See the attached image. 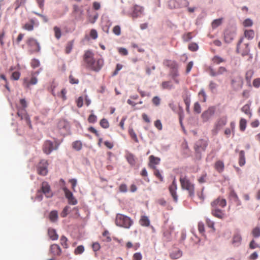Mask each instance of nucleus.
I'll return each mask as SVG.
<instances>
[{"label": "nucleus", "instance_id": "obj_30", "mask_svg": "<svg viewBox=\"0 0 260 260\" xmlns=\"http://www.w3.org/2000/svg\"><path fill=\"white\" fill-rule=\"evenodd\" d=\"M241 111L247 115L249 118L251 117L252 113L250 111V105L249 104L244 105L241 108Z\"/></svg>", "mask_w": 260, "mask_h": 260}, {"label": "nucleus", "instance_id": "obj_23", "mask_svg": "<svg viewBox=\"0 0 260 260\" xmlns=\"http://www.w3.org/2000/svg\"><path fill=\"white\" fill-rule=\"evenodd\" d=\"M212 214L218 218L222 219L224 217V213L220 209L211 208Z\"/></svg>", "mask_w": 260, "mask_h": 260}, {"label": "nucleus", "instance_id": "obj_1", "mask_svg": "<svg viewBox=\"0 0 260 260\" xmlns=\"http://www.w3.org/2000/svg\"><path fill=\"white\" fill-rule=\"evenodd\" d=\"M93 53L90 51H86L83 55V60L85 67L95 72H99L104 66L102 58H94Z\"/></svg>", "mask_w": 260, "mask_h": 260}, {"label": "nucleus", "instance_id": "obj_52", "mask_svg": "<svg viewBox=\"0 0 260 260\" xmlns=\"http://www.w3.org/2000/svg\"><path fill=\"white\" fill-rule=\"evenodd\" d=\"M160 99L158 96L153 97L152 99V102L155 106H158L160 104Z\"/></svg>", "mask_w": 260, "mask_h": 260}, {"label": "nucleus", "instance_id": "obj_38", "mask_svg": "<svg viewBox=\"0 0 260 260\" xmlns=\"http://www.w3.org/2000/svg\"><path fill=\"white\" fill-rule=\"evenodd\" d=\"M222 18L214 20L211 24L212 28L215 29L216 28L220 26L222 24Z\"/></svg>", "mask_w": 260, "mask_h": 260}, {"label": "nucleus", "instance_id": "obj_55", "mask_svg": "<svg viewBox=\"0 0 260 260\" xmlns=\"http://www.w3.org/2000/svg\"><path fill=\"white\" fill-rule=\"evenodd\" d=\"M62 189L67 199H69L70 198L72 197V196H73L71 191L69 190L66 187H63Z\"/></svg>", "mask_w": 260, "mask_h": 260}, {"label": "nucleus", "instance_id": "obj_58", "mask_svg": "<svg viewBox=\"0 0 260 260\" xmlns=\"http://www.w3.org/2000/svg\"><path fill=\"white\" fill-rule=\"evenodd\" d=\"M243 25L244 27L251 26L253 25V22L250 19L248 18L243 21Z\"/></svg>", "mask_w": 260, "mask_h": 260}, {"label": "nucleus", "instance_id": "obj_35", "mask_svg": "<svg viewBox=\"0 0 260 260\" xmlns=\"http://www.w3.org/2000/svg\"><path fill=\"white\" fill-rule=\"evenodd\" d=\"M239 164L240 166H243L245 164V152L243 150L239 152Z\"/></svg>", "mask_w": 260, "mask_h": 260}, {"label": "nucleus", "instance_id": "obj_41", "mask_svg": "<svg viewBox=\"0 0 260 260\" xmlns=\"http://www.w3.org/2000/svg\"><path fill=\"white\" fill-rule=\"evenodd\" d=\"M54 31L55 37L56 39L59 40L61 36V32L60 29L57 26H54L53 28Z\"/></svg>", "mask_w": 260, "mask_h": 260}, {"label": "nucleus", "instance_id": "obj_47", "mask_svg": "<svg viewBox=\"0 0 260 260\" xmlns=\"http://www.w3.org/2000/svg\"><path fill=\"white\" fill-rule=\"evenodd\" d=\"M218 87V85L214 81H210L209 84V88L212 92H214L215 89Z\"/></svg>", "mask_w": 260, "mask_h": 260}, {"label": "nucleus", "instance_id": "obj_24", "mask_svg": "<svg viewBox=\"0 0 260 260\" xmlns=\"http://www.w3.org/2000/svg\"><path fill=\"white\" fill-rule=\"evenodd\" d=\"M214 168L218 173H222L224 169V162L220 160L216 161L214 164Z\"/></svg>", "mask_w": 260, "mask_h": 260}, {"label": "nucleus", "instance_id": "obj_33", "mask_svg": "<svg viewBox=\"0 0 260 260\" xmlns=\"http://www.w3.org/2000/svg\"><path fill=\"white\" fill-rule=\"evenodd\" d=\"M139 98V96L138 94H134L130 96V99H128L127 101V103L129 105L132 106V107H135L137 105V103L133 101L132 100H137Z\"/></svg>", "mask_w": 260, "mask_h": 260}, {"label": "nucleus", "instance_id": "obj_54", "mask_svg": "<svg viewBox=\"0 0 260 260\" xmlns=\"http://www.w3.org/2000/svg\"><path fill=\"white\" fill-rule=\"evenodd\" d=\"M191 34L192 33L191 32H189L184 34L182 36V39H183V41H185V42H187V41H189L190 40H191L192 38Z\"/></svg>", "mask_w": 260, "mask_h": 260}, {"label": "nucleus", "instance_id": "obj_36", "mask_svg": "<svg viewBox=\"0 0 260 260\" xmlns=\"http://www.w3.org/2000/svg\"><path fill=\"white\" fill-rule=\"evenodd\" d=\"M247 121L244 118H241L239 121V128L241 132H244L246 127Z\"/></svg>", "mask_w": 260, "mask_h": 260}, {"label": "nucleus", "instance_id": "obj_31", "mask_svg": "<svg viewBox=\"0 0 260 260\" xmlns=\"http://www.w3.org/2000/svg\"><path fill=\"white\" fill-rule=\"evenodd\" d=\"M126 158L128 163L134 166L136 164V160L135 156L131 153H127L126 155Z\"/></svg>", "mask_w": 260, "mask_h": 260}, {"label": "nucleus", "instance_id": "obj_56", "mask_svg": "<svg viewBox=\"0 0 260 260\" xmlns=\"http://www.w3.org/2000/svg\"><path fill=\"white\" fill-rule=\"evenodd\" d=\"M20 103L21 104V108H18L17 110L18 109L25 110V108L27 106V103H26V101H25V100L24 99H21L20 100Z\"/></svg>", "mask_w": 260, "mask_h": 260}, {"label": "nucleus", "instance_id": "obj_37", "mask_svg": "<svg viewBox=\"0 0 260 260\" xmlns=\"http://www.w3.org/2000/svg\"><path fill=\"white\" fill-rule=\"evenodd\" d=\"M72 147L75 150L79 151L82 148V143L80 141H76L72 143Z\"/></svg>", "mask_w": 260, "mask_h": 260}, {"label": "nucleus", "instance_id": "obj_13", "mask_svg": "<svg viewBox=\"0 0 260 260\" xmlns=\"http://www.w3.org/2000/svg\"><path fill=\"white\" fill-rule=\"evenodd\" d=\"M208 71L210 75L212 77H216L221 75H224L228 73L227 69L223 67H220L216 71H214L213 68H209Z\"/></svg>", "mask_w": 260, "mask_h": 260}, {"label": "nucleus", "instance_id": "obj_34", "mask_svg": "<svg viewBox=\"0 0 260 260\" xmlns=\"http://www.w3.org/2000/svg\"><path fill=\"white\" fill-rule=\"evenodd\" d=\"M212 61L213 62V63L216 64H219L220 63L225 62V59L221 57L215 55L212 58Z\"/></svg>", "mask_w": 260, "mask_h": 260}, {"label": "nucleus", "instance_id": "obj_64", "mask_svg": "<svg viewBox=\"0 0 260 260\" xmlns=\"http://www.w3.org/2000/svg\"><path fill=\"white\" fill-rule=\"evenodd\" d=\"M133 260H141L142 255L140 252H137L134 254L133 256Z\"/></svg>", "mask_w": 260, "mask_h": 260}, {"label": "nucleus", "instance_id": "obj_44", "mask_svg": "<svg viewBox=\"0 0 260 260\" xmlns=\"http://www.w3.org/2000/svg\"><path fill=\"white\" fill-rule=\"evenodd\" d=\"M100 124L101 126L104 128H107L109 127V122L105 118H103L101 120L100 122Z\"/></svg>", "mask_w": 260, "mask_h": 260}, {"label": "nucleus", "instance_id": "obj_11", "mask_svg": "<svg viewBox=\"0 0 260 260\" xmlns=\"http://www.w3.org/2000/svg\"><path fill=\"white\" fill-rule=\"evenodd\" d=\"M17 115L21 120H24L30 128L32 127L30 117L25 110L18 109Z\"/></svg>", "mask_w": 260, "mask_h": 260}, {"label": "nucleus", "instance_id": "obj_62", "mask_svg": "<svg viewBox=\"0 0 260 260\" xmlns=\"http://www.w3.org/2000/svg\"><path fill=\"white\" fill-rule=\"evenodd\" d=\"M97 117L94 114H90L88 118V121L89 123H94L96 121Z\"/></svg>", "mask_w": 260, "mask_h": 260}, {"label": "nucleus", "instance_id": "obj_48", "mask_svg": "<svg viewBox=\"0 0 260 260\" xmlns=\"http://www.w3.org/2000/svg\"><path fill=\"white\" fill-rule=\"evenodd\" d=\"M60 241L61 245L64 248H68V243H67L68 239L65 236H61L60 238Z\"/></svg>", "mask_w": 260, "mask_h": 260}, {"label": "nucleus", "instance_id": "obj_60", "mask_svg": "<svg viewBox=\"0 0 260 260\" xmlns=\"http://www.w3.org/2000/svg\"><path fill=\"white\" fill-rule=\"evenodd\" d=\"M188 49L192 51H196L198 49V46L196 43H190L188 45Z\"/></svg>", "mask_w": 260, "mask_h": 260}, {"label": "nucleus", "instance_id": "obj_20", "mask_svg": "<svg viewBox=\"0 0 260 260\" xmlns=\"http://www.w3.org/2000/svg\"><path fill=\"white\" fill-rule=\"evenodd\" d=\"M50 253L54 256H59L61 253V249L57 244H52L50 247Z\"/></svg>", "mask_w": 260, "mask_h": 260}, {"label": "nucleus", "instance_id": "obj_42", "mask_svg": "<svg viewBox=\"0 0 260 260\" xmlns=\"http://www.w3.org/2000/svg\"><path fill=\"white\" fill-rule=\"evenodd\" d=\"M128 134L131 136V138L134 140L136 142H138V139L136 134L132 128H130L128 130Z\"/></svg>", "mask_w": 260, "mask_h": 260}, {"label": "nucleus", "instance_id": "obj_32", "mask_svg": "<svg viewBox=\"0 0 260 260\" xmlns=\"http://www.w3.org/2000/svg\"><path fill=\"white\" fill-rule=\"evenodd\" d=\"M49 219L52 222H55L58 219V212L56 210L50 212L49 215Z\"/></svg>", "mask_w": 260, "mask_h": 260}, {"label": "nucleus", "instance_id": "obj_4", "mask_svg": "<svg viewBox=\"0 0 260 260\" xmlns=\"http://www.w3.org/2000/svg\"><path fill=\"white\" fill-rule=\"evenodd\" d=\"M164 63L170 68V76L171 77L174 82L176 84L179 83V80L177 78L178 76V73L177 71V65L174 61L171 60H166Z\"/></svg>", "mask_w": 260, "mask_h": 260}, {"label": "nucleus", "instance_id": "obj_59", "mask_svg": "<svg viewBox=\"0 0 260 260\" xmlns=\"http://www.w3.org/2000/svg\"><path fill=\"white\" fill-rule=\"evenodd\" d=\"M113 32L117 36L121 34V28L119 25L115 26L113 28Z\"/></svg>", "mask_w": 260, "mask_h": 260}, {"label": "nucleus", "instance_id": "obj_15", "mask_svg": "<svg viewBox=\"0 0 260 260\" xmlns=\"http://www.w3.org/2000/svg\"><path fill=\"white\" fill-rule=\"evenodd\" d=\"M226 205V200L224 199L218 198L213 201L211 204V208H216L220 209V208L224 207Z\"/></svg>", "mask_w": 260, "mask_h": 260}, {"label": "nucleus", "instance_id": "obj_49", "mask_svg": "<svg viewBox=\"0 0 260 260\" xmlns=\"http://www.w3.org/2000/svg\"><path fill=\"white\" fill-rule=\"evenodd\" d=\"M252 234L255 238H258L260 237V228L258 227H255L252 231Z\"/></svg>", "mask_w": 260, "mask_h": 260}, {"label": "nucleus", "instance_id": "obj_6", "mask_svg": "<svg viewBox=\"0 0 260 260\" xmlns=\"http://www.w3.org/2000/svg\"><path fill=\"white\" fill-rule=\"evenodd\" d=\"M26 44L31 53L39 52L40 50L39 43L33 38H29L26 42Z\"/></svg>", "mask_w": 260, "mask_h": 260}, {"label": "nucleus", "instance_id": "obj_10", "mask_svg": "<svg viewBox=\"0 0 260 260\" xmlns=\"http://www.w3.org/2000/svg\"><path fill=\"white\" fill-rule=\"evenodd\" d=\"M227 120L228 118L226 116H222L219 118L214 125L213 132H214L215 134H217L218 131L226 124Z\"/></svg>", "mask_w": 260, "mask_h": 260}, {"label": "nucleus", "instance_id": "obj_50", "mask_svg": "<svg viewBox=\"0 0 260 260\" xmlns=\"http://www.w3.org/2000/svg\"><path fill=\"white\" fill-rule=\"evenodd\" d=\"M26 1V0H16L14 3V5L16 6L15 8V10H17L20 6H23Z\"/></svg>", "mask_w": 260, "mask_h": 260}, {"label": "nucleus", "instance_id": "obj_57", "mask_svg": "<svg viewBox=\"0 0 260 260\" xmlns=\"http://www.w3.org/2000/svg\"><path fill=\"white\" fill-rule=\"evenodd\" d=\"M230 196L235 201L237 202L238 205H240V202L238 199V196L234 191L231 192Z\"/></svg>", "mask_w": 260, "mask_h": 260}, {"label": "nucleus", "instance_id": "obj_7", "mask_svg": "<svg viewBox=\"0 0 260 260\" xmlns=\"http://www.w3.org/2000/svg\"><path fill=\"white\" fill-rule=\"evenodd\" d=\"M48 166L47 160L45 159L41 160L37 167L38 173L42 176L46 175L48 173Z\"/></svg>", "mask_w": 260, "mask_h": 260}, {"label": "nucleus", "instance_id": "obj_25", "mask_svg": "<svg viewBox=\"0 0 260 260\" xmlns=\"http://www.w3.org/2000/svg\"><path fill=\"white\" fill-rule=\"evenodd\" d=\"M139 223L143 226H149L150 224V221L148 217L143 215L141 216L139 220Z\"/></svg>", "mask_w": 260, "mask_h": 260}, {"label": "nucleus", "instance_id": "obj_29", "mask_svg": "<svg viewBox=\"0 0 260 260\" xmlns=\"http://www.w3.org/2000/svg\"><path fill=\"white\" fill-rule=\"evenodd\" d=\"M48 234L50 238L52 240H56L58 238V236L56 234L55 230L53 229H48Z\"/></svg>", "mask_w": 260, "mask_h": 260}, {"label": "nucleus", "instance_id": "obj_27", "mask_svg": "<svg viewBox=\"0 0 260 260\" xmlns=\"http://www.w3.org/2000/svg\"><path fill=\"white\" fill-rule=\"evenodd\" d=\"M182 255V252L179 249H175L170 254V257L172 259H178L181 257Z\"/></svg>", "mask_w": 260, "mask_h": 260}, {"label": "nucleus", "instance_id": "obj_18", "mask_svg": "<svg viewBox=\"0 0 260 260\" xmlns=\"http://www.w3.org/2000/svg\"><path fill=\"white\" fill-rule=\"evenodd\" d=\"M160 159L159 157H155L154 155H150L149 157L148 166L152 169H155L156 166L159 164Z\"/></svg>", "mask_w": 260, "mask_h": 260}, {"label": "nucleus", "instance_id": "obj_16", "mask_svg": "<svg viewBox=\"0 0 260 260\" xmlns=\"http://www.w3.org/2000/svg\"><path fill=\"white\" fill-rule=\"evenodd\" d=\"M57 146L53 147V143L49 140L46 141L43 146V152L46 154H50L54 149H56Z\"/></svg>", "mask_w": 260, "mask_h": 260}, {"label": "nucleus", "instance_id": "obj_5", "mask_svg": "<svg viewBox=\"0 0 260 260\" xmlns=\"http://www.w3.org/2000/svg\"><path fill=\"white\" fill-rule=\"evenodd\" d=\"M243 38H241L237 44V51L238 53L241 54L242 56L247 55L249 52V48L248 47V44H242Z\"/></svg>", "mask_w": 260, "mask_h": 260}, {"label": "nucleus", "instance_id": "obj_8", "mask_svg": "<svg viewBox=\"0 0 260 260\" xmlns=\"http://www.w3.org/2000/svg\"><path fill=\"white\" fill-rule=\"evenodd\" d=\"M181 4L188 6L189 2L186 0H170L168 2V7L171 9L179 8L181 7Z\"/></svg>", "mask_w": 260, "mask_h": 260}, {"label": "nucleus", "instance_id": "obj_63", "mask_svg": "<svg viewBox=\"0 0 260 260\" xmlns=\"http://www.w3.org/2000/svg\"><path fill=\"white\" fill-rule=\"evenodd\" d=\"M40 66V61L36 59H33L31 62V66L33 68H36Z\"/></svg>", "mask_w": 260, "mask_h": 260}, {"label": "nucleus", "instance_id": "obj_12", "mask_svg": "<svg viewBox=\"0 0 260 260\" xmlns=\"http://www.w3.org/2000/svg\"><path fill=\"white\" fill-rule=\"evenodd\" d=\"M215 111L214 107H210L202 114L201 117L204 122L208 121L214 115Z\"/></svg>", "mask_w": 260, "mask_h": 260}, {"label": "nucleus", "instance_id": "obj_14", "mask_svg": "<svg viewBox=\"0 0 260 260\" xmlns=\"http://www.w3.org/2000/svg\"><path fill=\"white\" fill-rule=\"evenodd\" d=\"M177 189V184L176 181V179L174 178L172 184L169 187V190L171 196L172 197L173 200L175 202L178 201V196L177 194L176 190Z\"/></svg>", "mask_w": 260, "mask_h": 260}, {"label": "nucleus", "instance_id": "obj_53", "mask_svg": "<svg viewBox=\"0 0 260 260\" xmlns=\"http://www.w3.org/2000/svg\"><path fill=\"white\" fill-rule=\"evenodd\" d=\"M70 207L68 206H66L60 213V216L62 217H65L69 214V211Z\"/></svg>", "mask_w": 260, "mask_h": 260}, {"label": "nucleus", "instance_id": "obj_61", "mask_svg": "<svg viewBox=\"0 0 260 260\" xmlns=\"http://www.w3.org/2000/svg\"><path fill=\"white\" fill-rule=\"evenodd\" d=\"M193 110L195 112L197 113H200L201 112V108L200 105L199 103L196 102L194 104L193 106Z\"/></svg>", "mask_w": 260, "mask_h": 260}, {"label": "nucleus", "instance_id": "obj_17", "mask_svg": "<svg viewBox=\"0 0 260 260\" xmlns=\"http://www.w3.org/2000/svg\"><path fill=\"white\" fill-rule=\"evenodd\" d=\"M41 191L45 194L46 198H51L53 193L51 191L50 187L46 182H43L42 183Z\"/></svg>", "mask_w": 260, "mask_h": 260}, {"label": "nucleus", "instance_id": "obj_40", "mask_svg": "<svg viewBox=\"0 0 260 260\" xmlns=\"http://www.w3.org/2000/svg\"><path fill=\"white\" fill-rule=\"evenodd\" d=\"M74 42L73 41L68 42L65 49V52L67 54L70 53L73 47Z\"/></svg>", "mask_w": 260, "mask_h": 260}, {"label": "nucleus", "instance_id": "obj_21", "mask_svg": "<svg viewBox=\"0 0 260 260\" xmlns=\"http://www.w3.org/2000/svg\"><path fill=\"white\" fill-rule=\"evenodd\" d=\"M144 9L142 7L139 6H135L134 7L133 12L132 14V16L134 19H135L139 17L143 12Z\"/></svg>", "mask_w": 260, "mask_h": 260}, {"label": "nucleus", "instance_id": "obj_45", "mask_svg": "<svg viewBox=\"0 0 260 260\" xmlns=\"http://www.w3.org/2000/svg\"><path fill=\"white\" fill-rule=\"evenodd\" d=\"M154 170V175L155 176L156 178H157L160 181L162 182L164 180V178L160 173V172L155 168V169H153Z\"/></svg>", "mask_w": 260, "mask_h": 260}, {"label": "nucleus", "instance_id": "obj_28", "mask_svg": "<svg viewBox=\"0 0 260 260\" xmlns=\"http://www.w3.org/2000/svg\"><path fill=\"white\" fill-rule=\"evenodd\" d=\"M241 235L239 234H236L233 236L232 243L234 246H238L241 244Z\"/></svg>", "mask_w": 260, "mask_h": 260}, {"label": "nucleus", "instance_id": "obj_39", "mask_svg": "<svg viewBox=\"0 0 260 260\" xmlns=\"http://www.w3.org/2000/svg\"><path fill=\"white\" fill-rule=\"evenodd\" d=\"M244 35L248 39H252L254 37V32L252 29L246 30L244 32Z\"/></svg>", "mask_w": 260, "mask_h": 260}, {"label": "nucleus", "instance_id": "obj_46", "mask_svg": "<svg viewBox=\"0 0 260 260\" xmlns=\"http://www.w3.org/2000/svg\"><path fill=\"white\" fill-rule=\"evenodd\" d=\"M84 251V247L83 245L78 246L74 250V253L76 255L82 254Z\"/></svg>", "mask_w": 260, "mask_h": 260}, {"label": "nucleus", "instance_id": "obj_43", "mask_svg": "<svg viewBox=\"0 0 260 260\" xmlns=\"http://www.w3.org/2000/svg\"><path fill=\"white\" fill-rule=\"evenodd\" d=\"M198 95L202 102H205L206 101L207 96L203 89H202L200 90V91L199 92Z\"/></svg>", "mask_w": 260, "mask_h": 260}, {"label": "nucleus", "instance_id": "obj_19", "mask_svg": "<svg viewBox=\"0 0 260 260\" xmlns=\"http://www.w3.org/2000/svg\"><path fill=\"white\" fill-rule=\"evenodd\" d=\"M35 20L34 19H30L29 21L23 24L22 28L26 30L31 31L34 29L35 26H37Z\"/></svg>", "mask_w": 260, "mask_h": 260}, {"label": "nucleus", "instance_id": "obj_9", "mask_svg": "<svg viewBox=\"0 0 260 260\" xmlns=\"http://www.w3.org/2000/svg\"><path fill=\"white\" fill-rule=\"evenodd\" d=\"M39 74V72L37 71L32 72L31 74V77L30 79L25 78L23 80V84L26 87H28L30 85H35L37 83L38 80L36 76Z\"/></svg>", "mask_w": 260, "mask_h": 260}, {"label": "nucleus", "instance_id": "obj_3", "mask_svg": "<svg viewBox=\"0 0 260 260\" xmlns=\"http://www.w3.org/2000/svg\"><path fill=\"white\" fill-rule=\"evenodd\" d=\"M179 181L181 188L188 191L190 196H193L194 193V186L188 179L186 176L181 175Z\"/></svg>", "mask_w": 260, "mask_h": 260}, {"label": "nucleus", "instance_id": "obj_2", "mask_svg": "<svg viewBox=\"0 0 260 260\" xmlns=\"http://www.w3.org/2000/svg\"><path fill=\"white\" fill-rule=\"evenodd\" d=\"M133 220L128 217L121 214H117L115 218L116 225L125 229H129L133 224Z\"/></svg>", "mask_w": 260, "mask_h": 260}, {"label": "nucleus", "instance_id": "obj_26", "mask_svg": "<svg viewBox=\"0 0 260 260\" xmlns=\"http://www.w3.org/2000/svg\"><path fill=\"white\" fill-rule=\"evenodd\" d=\"M160 87L162 89L168 90H171L174 87V85L171 81H163L160 85Z\"/></svg>", "mask_w": 260, "mask_h": 260}, {"label": "nucleus", "instance_id": "obj_51", "mask_svg": "<svg viewBox=\"0 0 260 260\" xmlns=\"http://www.w3.org/2000/svg\"><path fill=\"white\" fill-rule=\"evenodd\" d=\"M20 73L18 71H15L12 73L11 79L14 80H18L20 78Z\"/></svg>", "mask_w": 260, "mask_h": 260}, {"label": "nucleus", "instance_id": "obj_22", "mask_svg": "<svg viewBox=\"0 0 260 260\" xmlns=\"http://www.w3.org/2000/svg\"><path fill=\"white\" fill-rule=\"evenodd\" d=\"M235 37V32L229 30L224 32V38L226 43H229L232 42Z\"/></svg>", "mask_w": 260, "mask_h": 260}]
</instances>
